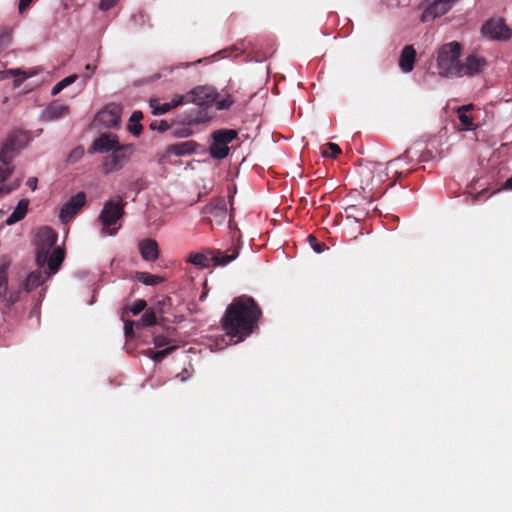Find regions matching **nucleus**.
I'll use <instances>...</instances> for the list:
<instances>
[{
	"mask_svg": "<svg viewBox=\"0 0 512 512\" xmlns=\"http://www.w3.org/2000/svg\"><path fill=\"white\" fill-rule=\"evenodd\" d=\"M261 317L262 310L254 298L241 295L227 306L221 319V326L231 339L237 338V343L253 333Z\"/></svg>",
	"mask_w": 512,
	"mask_h": 512,
	"instance_id": "f257e3e1",
	"label": "nucleus"
},
{
	"mask_svg": "<svg viewBox=\"0 0 512 512\" xmlns=\"http://www.w3.org/2000/svg\"><path fill=\"white\" fill-rule=\"evenodd\" d=\"M462 46L457 41L443 44L437 52L438 74L445 78L459 77L460 55Z\"/></svg>",
	"mask_w": 512,
	"mask_h": 512,
	"instance_id": "f03ea898",
	"label": "nucleus"
},
{
	"mask_svg": "<svg viewBox=\"0 0 512 512\" xmlns=\"http://www.w3.org/2000/svg\"><path fill=\"white\" fill-rule=\"evenodd\" d=\"M187 101H192L199 106H215L218 110H225L231 107L233 100L230 95L221 98L217 90L212 86L195 87L189 94Z\"/></svg>",
	"mask_w": 512,
	"mask_h": 512,
	"instance_id": "7ed1b4c3",
	"label": "nucleus"
},
{
	"mask_svg": "<svg viewBox=\"0 0 512 512\" xmlns=\"http://www.w3.org/2000/svg\"><path fill=\"white\" fill-rule=\"evenodd\" d=\"M29 136L26 132L15 130L9 133L0 149V161L3 165H11L14 158L27 145Z\"/></svg>",
	"mask_w": 512,
	"mask_h": 512,
	"instance_id": "20e7f679",
	"label": "nucleus"
},
{
	"mask_svg": "<svg viewBox=\"0 0 512 512\" xmlns=\"http://www.w3.org/2000/svg\"><path fill=\"white\" fill-rule=\"evenodd\" d=\"M125 205L126 202L120 196L110 199L104 204L99 215L104 234L114 236L117 233V229H110V226L114 225L124 215Z\"/></svg>",
	"mask_w": 512,
	"mask_h": 512,
	"instance_id": "39448f33",
	"label": "nucleus"
},
{
	"mask_svg": "<svg viewBox=\"0 0 512 512\" xmlns=\"http://www.w3.org/2000/svg\"><path fill=\"white\" fill-rule=\"evenodd\" d=\"M238 133L233 129H220L212 134L213 142L209 148L210 155L215 159H224L229 154L228 144L236 139Z\"/></svg>",
	"mask_w": 512,
	"mask_h": 512,
	"instance_id": "423d86ee",
	"label": "nucleus"
},
{
	"mask_svg": "<svg viewBox=\"0 0 512 512\" xmlns=\"http://www.w3.org/2000/svg\"><path fill=\"white\" fill-rule=\"evenodd\" d=\"M35 241L38 248L36 261L39 266H43L50 249L57 241V233L52 228L43 226L37 231Z\"/></svg>",
	"mask_w": 512,
	"mask_h": 512,
	"instance_id": "0eeeda50",
	"label": "nucleus"
},
{
	"mask_svg": "<svg viewBox=\"0 0 512 512\" xmlns=\"http://www.w3.org/2000/svg\"><path fill=\"white\" fill-rule=\"evenodd\" d=\"M133 153L132 145H119L111 154L105 157L103 161V171L109 174L114 171H119L129 161Z\"/></svg>",
	"mask_w": 512,
	"mask_h": 512,
	"instance_id": "6e6552de",
	"label": "nucleus"
},
{
	"mask_svg": "<svg viewBox=\"0 0 512 512\" xmlns=\"http://www.w3.org/2000/svg\"><path fill=\"white\" fill-rule=\"evenodd\" d=\"M482 34L492 40L506 41L512 36V30L503 18H491L482 26Z\"/></svg>",
	"mask_w": 512,
	"mask_h": 512,
	"instance_id": "1a4fd4ad",
	"label": "nucleus"
},
{
	"mask_svg": "<svg viewBox=\"0 0 512 512\" xmlns=\"http://www.w3.org/2000/svg\"><path fill=\"white\" fill-rule=\"evenodd\" d=\"M458 0H425L426 7L422 13L421 21L427 22L447 13Z\"/></svg>",
	"mask_w": 512,
	"mask_h": 512,
	"instance_id": "9d476101",
	"label": "nucleus"
},
{
	"mask_svg": "<svg viewBox=\"0 0 512 512\" xmlns=\"http://www.w3.org/2000/svg\"><path fill=\"white\" fill-rule=\"evenodd\" d=\"M86 203V195L79 192L72 196L61 208L59 218L62 223H68L81 210Z\"/></svg>",
	"mask_w": 512,
	"mask_h": 512,
	"instance_id": "9b49d317",
	"label": "nucleus"
},
{
	"mask_svg": "<svg viewBox=\"0 0 512 512\" xmlns=\"http://www.w3.org/2000/svg\"><path fill=\"white\" fill-rule=\"evenodd\" d=\"M487 65V60L484 57L469 55L466 57L465 62L460 65L459 77L478 75L486 69Z\"/></svg>",
	"mask_w": 512,
	"mask_h": 512,
	"instance_id": "f8f14e48",
	"label": "nucleus"
},
{
	"mask_svg": "<svg viewBox=\"0 0 512 512\" xmlns=\"http://www.w3.org/2000/svg\"><path fill=\"white\" fill-rule=\"evenodd\" d=\"M121 116V107L117 104L106 105L96 116L99 123L107 127H116L119 125Z\"/></svg>",
	"mask_w": 512,
	"mask_h": 512,
	"instance_id": "ddd939ff",
	"label": "nucleus"
},
{
	"mask_svg": "<svg viewBox=\"0 0 512 512\" xmlns=\"http://www.w3.org/2000/svg\"><path fill=\"white\" fill-rule=\"evenodd\" d=\"M119 146V140L117 135L112 133H103L95 141L91 147L94 152H109L113 151Z\"/></svg>",
	"mask_w": 512,
	"mask_h": 512,
	"instance_id": "4468645a",
	"label": "nucleus"
},
{
	"mask_svg": "<svg viewBox=\"0 0 512 512\" xmlns=\"http://www.w3.org/2000/svg\"><path fill=\"white\" fill-rule=\"evenodd\" d=\"M185 102V96L174 95L170 102L160 103L158 99H150L149 104L154 115H162Z\"/></svg>",
	"mask_w": 512,
	"mask_h": 512,
	"instance_id": "2eb2a0df",
	"label": "nucleus"
},
{
	"mask_svg": "<svg viewBox=\"0 0 512 512\" xmlns=\"http://www.w3.org/2000/svg\"><path fill=\"white\" fill-rule=\"evenodd\" d=\"M239 255V246L233 245L226 251L213 250L212 249V260L216 266H225L235 260Z\"/></svg>",
	"mask_w": 512,
	"mask_h": 512,
	"instance_id": "dca6fc26",
	"label": "nucleus"
},
{
	"mask_svg": "<svg viewBox=\"0 0 512 512\" xmlns=\"http://www.w3.org/2000/svg\"><path fill=\"white\" fill-rule=\"evenodd\" d=\"M69 111L70 109L68 105L54 101L45 108L42 118L45 121H54L68 115Z\"/></svg>",
	"mask_w": 512,
	"mask_h": 512,
	"instance_id": "f3484780",
	"label": "nucleus"
},
{
	"mask_svg": "<svg viewBox=\"0 0 512 512\" xmlns=\"http://www.w3.org/2000/svg\"><path fill=\"white\" fill-rule=\"evenodd\" d=\"M416 60V50L413 45H406L400 54L399 67L402 72L409 73L413 70Z\"/></svg>",
	"mask_w": 512,
	"mask_h": 512,
	"instance_id": "a211bd4d",
	"label": "nucleus"
},
{
	"mask_svg": "<svg viewBox=\"0 0 512 512\" xmlns=\"http://www.w3.org/2000/svg\"><path fill=\"white\" fill-rule=\"evenodd\" d=\"M139 249L141 256L146 261H155L159 257V247L155 240L145 239L140 242Z\"/></svg>",
	"mask_w": 512,
	"mask_h": 512,
	"instance_id": "6ab92c4d",
	"label": "nucleus"
},
{
	"mask_svg": "<svg viewBox=\"0 0 512 512\" xmlns=\"http://www.w3.org/2000/svg\"><path fill=\"white\" fill-rule=\"evenodd\" d=\"M11 265V260L7 255L0 257V301L5 299L8 290V269Z\"/></svg>",
	"mask_w": 512,
	"mask_h": 512,
	"instance_id": "aec40b11",
	"label": "nucleus"
},
{
	"mask_svg": "<svg viewBox=\"0 0 512 512\" xmlns=\"http://www.w3.org/2000/svg\"><path fill=\"white\" fill-rule=\"evenodd\" d=\"M197 147H198V144L195 141L190 140V141H185V142L169 145L167 147L166 151L168 154H173L176 156H183V155H188V154L194 153L196 151Z\"/></svg>",
	"mask_w": 512,
	"mask_h": 512,
	"instance_id": "412c9836",
	"label": "nucleus"
},
{
	"mask_svg": "<svg viewBox=\"0 0 512 512\" xmlns=\"http://www.w3.org/2000/svg\"><path fill=\"white\" fill-rule=\"evenodd\" d=\"M200 123V120L197 117L188 116L183 122L181 126H175L172 124V134L176 138H186L192 135L193 131L190 128L193 124Z\"/></svg>",
	"mask_w": 512,
	"mask_h": 512,
	"instance_id": "4be33fe9",
	"label": "nucleus"
},
{
	"mask_svg": "<svg viewBox=\"0 0 512 512\" xmlns=\"http://www.w3.org/2000/svg\"><path fill=\"white\" fill-rule=\"evenodd\" d=\"M211 261H213L212 249H206L202 252H194L188 257V262L200 268H208Z\"/></svg>",
	"mask_w": 512,
	"mask_h": 512,
	"instance_id": "5701e85b",
	"label": "nucleus"
},
{
	"mask_svg": "<svg viewBox=\"0 0 512 512\" xmlns=\"http://www.w3.org/2000/svg\"><path fill=\"white\" fill-rule=\"evenodd\" d=\"M28 206H29V200L28 199H21L15 209L13 210L12 214L7 218L6 224L7 225H13L26 216L28 212Z\"/></svg>",
	"mask_w": 512,
	"mask_h": 512,
	"instance_id": "b1692460",
	"label": "nucleus"
},
{
	"mask_svg": "<svg viewBox=\"0 0 512 512\" xmlns=\"http://www.w3.org/2000/svg\"><path fill=\"white\" fill-rule=\"evenodd\" d=\"M64 258H65V251H64V249H62L60 247H57L56 249H54V251L52 252V254L49 257L47 256L46 262L48 264V269L50 271V274H55L59 270L61 264L64 261Z\"/></svg>",
	"mask_w": 512,
	"mask_h": 512,
	"instance_id": "393cba45",
	"label": "nucleus"
},
{
	"mask_svg": "<svg viewBox=\"0 0 512 512\" xmlns=\"http://www.w3.org/2000/svg\"><path fill=\"white\" fill-rule=\"evenodd\" d=\"M472 109H473V105L468 104V105H463V106L459 107L457 110V114H458L459 121L461 123L462 130L468 131V130H473L475 128L472 117H470L467 114Z\"/></svg>",
	"mask_w": 512,
	"mask_h": 512,
	"instance_id": "a878e982",
	"label": "nucleus"
},
{
	"mask_svg": "<svg viewBox=\"0 0 512 512\" xmlns=\"http://www.w3.org/2000/svg\"><path fill=\"white\" fill-rule=\"evenodd\" d=\"M45 281V277L43 275V273L39 270L37 271H33L31 272L26 280L24 281V289L27 291V292H30L32 290H34L35 288L39 287L40 285H42Z\"/></svg>",
	"mask_w": 512,
	"mask_h": 512,
	"instance_id": "bb28decb",
	"label": "nucleus"
},
{
	"mask_svg": "<svg viewBox=\"0 0 512 512\" xmlns=\"http://www.w3.org/2000/svg\"><path fill=\"white\" fill-rule=\"evenodd\" d=\"M135 278L137 281L147 286H156L164 281V278L149 272H137Z\"/></svg>",
	"mask_w": 512,
	"mask_h": 512,
	"instance_id": "cd10ccee",
	"label": "nucleus"
},
{
	"mask_svg": "<svg viewBox=\"0 0 512 512\" xmlns=\"http://www.w3.org/2000/svg\"><path fill=\"white\" fill-rule=\"evenodd\" d=\"M143 119V113L141 111H134L132 115L130 116V124L128 126L129 131L134 136H139L142 132V125L140 124V121Z\"/></svg>",
	"mask_w": 512,
	"mask_h": 512,
	"instance_id": "c85d7f7f",
	"label": "nucleus"
},
{
	"mask_svg": "<svg viewBox=\"0 0 512 512\" xmlns=\"http://www.w3.org/2000/svg\"><path fill=\"white\" fill-rule=\"evenodd\" d=\"M157 318L152 309L146 310L141 318L136 322V327H150L156 324Z\"/></svg>",
	"mask_w": 512,
	"mask_h": 512,
	"instance_id": "c756f323",
	"label": "nucleus"
},
{
	"mask_svg": "<svg viewBox=\"0 0 512 512\" xmlns=\"http://www.w3.org/2000/svg\"><path fill=\"white\" fill-rule=\"evenodd\" d=\"M176 349V346H170L164 350L154 351L153 349H148L146 351V355L149 356L156 362L162 361L166 356L172 353Z\"/></svg>",
	"mask_w": 512,
	"mask_h": 512,
	"instance_id": "7c9ffc66",
	"label": "nucleus"
},
{
	"mask_svg": "<svg viewBox=\"0 0 512 512\" xmlns=\"http://www.w3.org/2000/svg\"><path fill=\"white\" fill-rule=\"evenodd\" d=\"M78 78V75L76 74H72L64 79H62L61 81H59L53 88H52V91H51V94L53 96L57 95L58 93H60L65 87L71 85L72 83H74Z\"/></svg>",
	"mask_w": 512,
	"mask_h": 512,
	"instance_id": "2f4dec72",
	"label": "nucleus"
},
{
	"mask_svg": "<svg viewBox=\"0 0 512 512\" xmlns=\"http://www.w3.org/2000/svg\"><path fill=\"white\" fill-rule=\"evenodd\" d=\"M340 153H341L340 147L337 144L332 143V142L327 143L322 148V155L324 157L336 158Z\"/></svg>",
	"mask_w": 512,
	"mask_h": 512,
	"instance_id": "473e14b6",
	"label": "nucleus"
},
{
	"mask_svg": "<svg viewBox=\"0 0 512 512\" xmlns=\"http://www.w3.org/2000/svg\"><path fill=\"white\" fill-rule=\"evenodd\" d=\"M11 39V31L8 28L0 29V52L9 46Z\"/></svg>",
	"mask_w": 512,
	"mask_h": 512,
	"instance_id": "72a5a7b5",
	"label": "nucleus"
},
{
	"mask_svg": "<svg viewBox=\"0 0 512 512\" xmlns=\"http://www.w3.org/2000/svg\"><path fill=\"white\" fill-rule=\"evenodd\" d=\"M151 130H157L160 133H163L172 128V124H169L166 120H154L149 125Z\"/></svg>",
	"mask_w": 512,
	"mask_h": 512,
	"instance_id": "f704fd0d",
	"label": "nucleus"
},
{
	"mask_svg": "<svg viewBox=\"0 0 512 512\" xmlns=\"http://www.w3.org/2000/svg\"><path fill=\"white\" fill-rule=\"evenodd\" d=\"M20 293V290L11 291L8 295H5V299L2 302L5 303L7 308H10L19 300Z\"/></svg>",
	"mask_w": 512,
	"mask_h": 512,
	"instance_id": "c9c22d12",
	"label": "nucleus"
},
{
	"mask_svg": "<svg viewBox=\"0 0 512 512\" xmlns=\"http://www.w3.org/2000/svg\"><path fill=\"white\" fill-rule=\"evenodd\" d=\"M147 303L144 299L136 300L133 305L129 308L130 312L135 316L145 310Z\"/></svg>",
	"mask_w": 512,
	"mask_h": 512,
	"instance_id": "e433bc0d",
	"label": "nucleus"
},
{
	"mask_svg": "<svg viewBox=\"0 0 512 512\" xmlns=\"http://www.w3.org/2000/svg\"><path fill=\"white\" fill-rule=\"evenodd\" d=\"M134 326H136V322L131 320L124 321V333L127 340L134 337Z\"/></svg>",
	"mask_w": 512,
	"mask_h": 512,
	"instance_id": "4c0bfd02",
	"label": "nucleus"
},
{
	"mask_svg": "<svg viewBox=\"0 0 512 512\" xmlns=\"http://www.w3.org/2000/svg\"><path fill=\"white\" fill-rule=\"evenodd\" d=\"M14 172V168L11 165H0V182L6 181Z\"/></svg>",
	"mask_w": 512,
	"mask_h": 512,
	"instance_id": "58836bf2",
	"label": "nucleus"
},
{
	"mask_svg": "<svg viewBox=\"0 0 512 512\" xmlns=\"http://www.w3.org/2000/svg\"><path fill=\"white\" fill-rule=\"evenodd\" d=\"M308 240L313 250L317 253H321L326 247L324 243L319 242L313 235H309Z\"/></svg>",
	"mask_w": 512,
	"mask_h": 512,
	"instance_id": "ea45409f",
	"label": "nucleus"
},
{
	"mask_svg": "<svg viewBox=\"0 0 512 512\" xmlns=\"http://www.w3.org/2000/svg\"><path fill=\"white\" fill-rule=\"evenodd\" d=\"M170 340L163 335H157L154 337V344L156 347L161 348L168 345Z\"/></svg>",
	"mask_w": 512,
	"mask_h": 512,
	"instance_id": "a19ab883",
	"label": "nucleus"
},
{
	"mask_svg": "<svg viewBox=\"0 0 512 512\" xmlns=\"http://www.w3.org/2000/svg\"><path fill=\"white\" fill-rule=\"evenodd\" d=\"M119 0H101L99 8L103 11H107L112 8Z\"/></svg>",
	"mask_w": 512,
	"mask_h": 512,
	"instance_id": "79ce46f5",
	"label": "nucleus"
},
{
	"mask_svg": "<svg viewBox=\"0 0 512 512\" xmlns=\"http://www.w3.org/2000/svg\"><path fill=\"white\" fill-rule=\"evenodd\" d=\"M82 155H83V150H82V149H80V148H76V149H74V150L70 153V155H69V157H68V160H69L70 162H75V161H77L79 158H81V157H82Z\"/></svg>",
	"mask_w": 512,
	"mask_h": 512,
	"instance_id": "37998d69",
	"label": "nucleus"
},
{
	"mask_svg": "<svg viewBox=\"0 0 512 512\" xmlns=\"http://www.w3.org/2000/svg\"><path fill=\"white\" fill-rule=\"evenodd\" d=\"M95 70H96V66L87 64L85 66V73L83 74V78L86 80L90 79L92 77V75L94 74Z\"/></svg>",
	"mask_w": 512,
	"mask_h": 512,
	"instance_id": "c03bdc74",
	"label": "nucleus"
},
{
	"mask_svg": "<svg viewBox=\"0 0 512 512\" xmlns=\"http://www.w3.org/2000/svg\"><path fill=\"white\" fill-rule=\"evenodd\" d=\"M215 209L219 210L221 214L226 213V203L224 199H218L214 206Z\"/></svg>",
	"mask_w": 512,
	"mask_h": 512,
	"instance_id": "a18cd8bd",
	"label": "nucleus"
},
{
	"mask_svg": "<svg viewBox=\"0 0 512 512\" xmlns=\"http://www.w3.org/2000/svg\"><path fill=\"white\" fill-rule=\"evenodd\" d=\"M346 212L348 213V217H355L356 221H360L361 220L360 218H357L355 216V214L357 212V207L355 205L348 206L346 208Z\"/></svg>",
	"mask_w": 512,
	"mask_h": 512,
	"instance_id": "49530a36",
	"label": "nucleus"
},
{
	"mask_svg": "<svg viewBox=\"0 0 512 512\" xmlns=\"http://www.w3.org/2000/svg\"><path fill=\"white\" fill-rule=\"evenodd\" d=\"M33 0H20L19 2V12L23 13L32 3Z\"/></svg>",
	"mask_w": 512,
	"mask_h": 512,
	"instance_id": "de8ad7c7",
	"label": "nucleus"
},
{
	"mask_svg": "<svg viewBox=\"0 0 512 512\" xmlns=\"http://www.w3.org/2000/svg\"><path fill=\"white\" fill-rule=\"evenodd\" d=\"M37 183H38V180L36 177H30L28 178L27 182H26V185L32 190H36L37 188Z\"/></svg>",
	"mask_w": 512,
	"mask_h": 512,
	"instance_id": "09e8293b",
	"label": "nucleus"
},
{
	"mask_svg": "<svg viewBox=\"0 0 512 512\" xmlns=\"http://www.w3.org/2000/svg\"><path fill=\"white\" fill-rule=\"evenodd\" d=\"M504 188L508 190H512V176L508 178L504 184Z\"/></svg>",
	"mask_w": 512,
	"mask_h": 512,
	"instance_id": "8fccbe9b",
	"label": "nucleus"
},
{
	"mask_svg": "<svg viewBox=\"0 0 512 512\" xmlns=\"http://www.w3.org/2000/svg\"><path fill=\"white\" fill-rule=\"evenodd\" d=\"M3 189V191L1 193H6V194H9L13 188L12 187H9V186H6V187H1Z\"/></svg>",
	"mask_w": 512,
	"mask_h": 512,
	"instance_id": "3c124183",
	"label": "nucleus"
},
{
	"mask_svg": "<svg viewBox=\"0 0 512 512\" xmlns=\"http://www.w3.org/2000/svg\"><path fill=\"white\" fill-rule=\"evenodd\" d=\"M10 73H11L12 75H14V76L19 75V74H22V72H21L20 70H18V69H16V70H10Z\"/></svg>",
	"mask_w": 512,
	"mask_h": 512,
	"instance_id": "603ef678",
	"label": "nucleus"
},
{
	"mask_svg": "<svg viewBox=\"0 0 512 512\" xmlns=\"http://www.w3.org/2000/svg\"><path fill=\"white\" fill-rule=\"evenodd\" d=\"M162 303H163V305H165L166 303H168L170 305L171 304V298L170 297L164 298Z\"/></svg>",
	"mask_w": 512,
	"mask_h": 512,
	"instance_id": "864d4df0",
	"label": "nucleus"
},
{
	"mask_svg": "<svg viewBox=\"0 0 512 512\" xmlns=\"http://www.w3.org/2000/svg\"><path fill=\"white\" fill-rule=\"evenodd\" d=\"M401 158H402V156H400V157H398V158H396V159H394V160H391V161L389 162V165L393 164L394 162H396L397 160H399V159H401Z\"/></svg>",
	"mask_w": 512,
	"mask_h": 512,
	"instance_id": "5fc2aeb1",
	"label": "nucleus"
},
{
	"mask_svg": "<svg viewBox=\"0 0 512 512\" xmlns=\"http://www.w3.org/2000/svg\"><path fill=\"white\" fill-rule=\"evenodd\" d=\"M3 191V189L0 187V193Z\"/></svg>",
	"mask_w": 512,
	"mask_h": 512,
	"instance_id": "6e6d98bb",
	"label": "nucleus"
}]
</instances>
